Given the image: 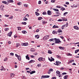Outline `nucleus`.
<instances>
[{
	"label": "nucleus",
	"mask_w": 79,
	"mask_h": 79,
	"mask_svg": "<svg viewBox=\"0 0 79 79\" xmlns=\"http://www.w3.org/2000/svg\"><path fill=\"white\" fill-rule=\"evenodd\" d=\"M22 45H23V46H27L29 45V44L28 43H21Z\"/></svg>",
	"instance_id": "4"
},
{
	"label": "nucleus",
	"mask_w": 79,
	"mask_h": 79,
	"mask_svg": "<svg viewBox=\"0 0 79 79\" xmlns=\"http://www.w3.org/2000/svg\"><path fill=\"white\" fill-rule=\"evenodd\" d=\"M52 41H54V40H55V38L52 39Z\"/></svg>",
	"instance_id": "63"
},
{
	"label": "nucleus",
	"mask_w": 79,
	"mask_h": 79,
	"mask_svg": "<svg viewBox=\"0 0 79 79\" xmlns=\"http://www.w3.org/2000/svg\"><path fill=\"white\" fill-rule=\"evenodd\" d=\"M63 21V19H59L58 20V21Z\"/></svg>",
	"instance_id": "49"
},
{
	"label": "nucleus",
	"mask_w": 79,
	"mask_h": 79,
	"mask_svg": "<svg viewBox=\"0 0 79 79\" xmlns=\"http://www.w3.org/2000/svg\"><path fill=\"white\" fill-rule=\"evenodd\" d=\"M26 58L27 59V60H29V56L28 55H27L26 56Z\"/></svg>",
	"instance_id": "21"
},
{
	"label": "nucleus",
	"mask_w": 79,
	"mask_h": 79,
	"mask_svg": "<svg viewBox=\"0 0 79 79\" xmlns=\"http://www.w3.org/2000/svg\"><path fill=\"white\" fill-rule=\"evenodd\" d=\"M78 52H79V49H77L75 51V53H77Z\"/></svg>",
	"instance_id": "31"
},
{
	"label": "nucleus",
	"mask_w": 79,
	"mask_h": 79,
	"mask_svg": "<svg viewBox=\"0 0 79 79\" xmlns=\"http://www.w3.org/2000/svg\"><path fill=\"white\" fill-rule=\"evenodd\" d=\"M22 24H23V25H26L27 24V23L26 22H22Z\"/></svg>",
	"instance_id": "34"
},
{
	"label": "nucleus",
	"mask_w": 79,
	"mask_h": 79,
	"mask_svg": "<svg viewBox=\"0 0 79 79\" xmlns=\"http://www.w3.org/2000/svg\"><path fill=\"white\" fill-rule=\"evenodd\" d=\"M5 16H6V17H9V16H10V15H5Z\"/></svg>",
	"instance_id": "48"
},
{
	"label": "nucleus",
	"mask_w": 79,
	"mask_h": 79,
	"mask_svg": "<svg viewBox=\"0 0 79 79\" xmlns=\"http://www.w3.org/2000/svg\"><path fill=\"white\" fill-rule=\"evenodd\" d=\"M56 76H59V77H60L61 76V75L60 74V72L59 71H57L56 72Z\"/></svg>",
	"instance_id": "2"
},
{
	"label": "nucleus",
	"mask_w": 79,
	"mask_h": 79,
	"mask_svg": "<svg viewBox=\"0 0 79 79\" xmlns=\"http://www.w3.org/2000/svg\"><path fill=\"white\" fill-rule=\"evenodd\" d=\"M59 48H60V50H64V47H61L60 46L59 47Z\"/></svg>",
	"instance_id": "14"
},
{
	"label": "nucleus",
	"mask_w": 79,
	"mask_h": 79,
	"mask_svg": "<svg viewBox=\"0 0 79 79\" xmlns=\"http://www.w3.org/2000/svg\"><path fill=\"white\" fill-rule=\"evenodd\" d=\"M18 60L19 61H21V56H18Z\"/></svg>",
	"instance_id": "24"
},
{
	"label": "nucleus",
	"mask_w": 79,
	"mask_h": 79,
	"mask_svg": "<svg viewBox=\"0 0 79 79\" xmlns=\"http://www.w3.org/2000/svg\"><path fill=\"white\" fill-rule=\"evenodd\" d=\"M65 4H66V5H69V2H65Z\"/></svg>",
	"instance_id": "52"
},
{
	"label": "nucleus",
	"mask_w": 79,
	"mask_h": 79,
	"mask_svg": "<svg viewBox=\"0 0 79 79\" xmlns=\"http://www.w3.org/2000/svg\"><path fill=\"white\" fill-rule=\"evenodd\" d=\"M35 73V71H32L31 72H30V74H34V73Z\"/></svg>",
	"instance_id": "19"
},
{
	"label": "nucleus",
	"mask_w": 79,
	"mask_h": 79,
	"mask_svg": "<svg viewBox=\"0 0 79 79\" xmlns=\"http://www.w3.org/2000/svg\"><path fill=\"white\" fill-rule=\"evenodd\" d=\"M19 43L17 44L16 47H19Z\"/></svg>",
	"instance_id": "45"
},
{
	"label": "nucleus",
	"mask_w": 79,
	"mask_h": 79,
	"mask_svg": "<svg viewBox=\"0 0 79 79\" xmlns=\"http://www.w3.org/2000/svg\"><path fill=\"white\" fill-rule=\"evenodd\" d=\"M61 64V62H59V61H56V65H57V66H58L60 65V64Z\"/></svg>",
	"instance_id": "8"
},
{
	"label": "nucleus",
	"mask_w": 79,
	"mask_h": 79,
	"mask_svg": "<svg viewBox=\"0 0 79 79\" xmlns=\"http://www.w3.org/2000/svg\"><path fill=\"white\" fill-rule=\"evenodd\" d=\"M68 23H67L66 24L62 26L61 27L62 29H64V28H63V27H65V26H66V27H67L68 26Z\"/></svg>",
	"instance_id": "7"
},
{
	"label": "nucleus",
	"mask_w": 79,
	"mask_h": 79,
	"mask_svg": "<svg viewBox=\"0 0 79 79\" xmlns=\"http://www.w3.org/2000/svg\"><path fill=\"white\" fill-rule=\"evenodd\" d=\"M48 15H51V14H52V13H51V11L48 10Z\"/></svg>",
	"instance_id": "18"
},
{
	"label": "nucleus",
	"mask_w": 79,
	"mask_h": 79,
	"mask_svg": "<svg viewBox=\"0 0 79 79\" xmlns=\"http://www.w3.org/2000/svg\"><path fill=\"white\" fill-rule=\"evenodd\" d=\"M8 3L9 2V3H13L14 2L13 0H8Z\"/></svg>",
	"instance_id": "16"
},
{
	"label": "nucleus",
	"mask_w": 79,
	"mask_h": 79,
	"mask_svg": "<svg viewBox=\"0 0 79 79\" xmlns=\"http://www.w3.org/2000/svg\"><path fill=\"white\" fill-rule=\"evenodd\" d=\"M2 3H4V4H6V5H8V2H6L4 1H2Z\"/></svg>",
	"instance_id": "11"
},
{
	"label": "nucleus",
	"mask_w": 79,
	"mask_h": 79,
	"mask_svg": "<svg viewBox=\"0 0 79 79\" xmlns=\"http://www.w3.org/2000/svg\"><path fill=\"white\" fill-rule=\"evenodd\" d=\"M18 30H19V31H20L21 30V27H18Z\"/></svg>",
	"instance_id": "42"
},
{
	"label": "nucleus",
	"mask_w": 79,
	"mask_h": 79,
	"mask_svg": "<svg viewBox=\"0 0 79 79\" xmlns=\"http://www.w3.org/2000/svg\"><path fill=\"white\" fill-rule=\"evenodd\" d=\"M22 3H21V2H18V5H21Z\"/></svg>",
	"instance_id": "37"
},
{
	"label": "nucleus",
	"mask_w": 79,
	"mask_h": 79,
	"mask_svg": "<svg viewBox=\"0 0 79 79\" xmlns=\"http://www.w3.org/2000/svg\"><path fill=\"white\" fill-rule=\"evenodd\" d=\"M10 55H11L12 56H13L14 55V53H11L10 54Z\"/></svg>",
	"instance_id": "46"
},
{
	"label": "nucleus",
	"mask_w": 79,
	"mask_h": 79,
	"mask_svg": "<svg viewBox=\"0 0 79 79\" xmlns=\"http://www.w3.org/2000/svg\"><path fill=\"white\" fill-rule=\"evenodd\" d=\"M64 79H67L68 78V75H66L64 77Z\"/></svg>",
	"instance_id": "32"
},
{
	"label": "nucleus",
	"mask_w": 79,
	"mask_h": 79,
	"mask_svg": "<svg viewBox=\"0 0 79 79\" xmlns=\"http://www.w3.org/2000/svg\"><path fill=\"white\" fill-rule=\"evenodd\" d=\"M48 39V35L45 36L43 38L44 40H47Z\"/></svg>",
	"instance_id": "5"
},
{
	"label": "nucleus",
	"mask_w": 79,
	"mask_h": 79,
	"mask_svg": "<svg viewBox=\"0 0 79 79\" xmlns=\"http://www.w3.org/2000/svg\"><path fill=\"white\" fill-rule=\"evenodd\" d=\"M53 28H59V27L58 26H56L55 25H54L53 27Z\"/></svg>",
	"instance_id": "20"
},
{
	"label": "nucleus",
	"mask_w": 79,
	"mask_h": 79,
	"mask_svg": "<svg viewBox=\"0 0 79 79\" xmlns=\"http://www.w3.org/2000/svg\"><path fill=\"white\" fill-rule=\"evenodd\" d=\"M49 70V71L50 72H53V69H50Z\"/></svg>",
	"instance_id": "30"
},
{
	"label": "nucleus",
	"mask_w": 79,
	"mask_h": 79,
	"mask_svg": "<svg viewBox=\"0 0 79 79\" xmlns=\"http://www.w3.org/2000/svg\"><path fill=\"white\" fill-rule=\"evenodd\" d=\"M43 58L42 57H40L39 58H38V60L39 61H45V59H44V60H43Z\"/></svg>",
	"instance_id": "6"
},
{
	"label": "nucleus",
	"mask_w": 79,
	"mask_h": 79,
	"mask_svg": "<svg viewBox=\"0 0 79 79\" xmlns=\"http://www.w3.org/2000/svg\"><path fill=\"white\" fill-rule=\"evenodd\" d=\"M68 12H66L64 13L63 15L65 16V15H66V14H68Z\"/></svg>",
	"instance_id": "40"
},
{
	"label": "nucleus",
	"mask_w": 79,
	"mask_h": 79,
	"mask_svg": "<svg viewBox=\"0 0 79 79\" xmlns=\"http://www.w3.org/2000/svg\"><path fill=\"white\" fill-rule=\"evenodd\" d=\"M12 35V32L10 31V32H9L8 34V36L9 37H11V35Z\"/></svg>",
	"instance_id": "9"
},
{
	"label": "nucleus",
	"mask_w": 79,
	"mask_h": 79,
	"mask_svg": "<svg viewBox=\"0 0 79 79\" xmlns=\"http://www.w3.org/2000/svg\"><path fill=\"white\" fill-rule=\"evenodd\" d=\"M35 50L34 48H31L30 49V51L31 52H35Z\"/></svg>",
	"instance_id": "10"
},
{
	"label": "nucleus",
	"mask_w": 79,
	"mask_h": 79,
	"mask_svg": "<svg viewBox=\"0 0 79 79\" xmlns=\"http://www.w3.org/2000/svg\"><path fill=\"white\" fill-rule=\"evenodd\" d=\"M62 75H64V74H66V73H62Z\"/></svg>",
	"instance_id": "55"
},
{
	"label": "nucleus",
	"mask_w": 79,
	"mask_h": 79,
	"mask_svg": "<svg viewBox=\"0 0 79 79\" xmlns=\"http://www.w3.org/2000/svg\"><path fill=\"white\" fill-rule=\"evenodd\" d=\"M73 27L74 29H76L77 30H78V29H79V27L77 26H74Z\"/></svg>",
	"instance_id": "12"
},
{
	"label": "nucleus",
	"mask_w": 79,
	"mask_h": 79,
	"mask_svg": "<svg viewBox=\"0 0 79 79\" xmlns=\"http://www.w3.org/2000/svg\"><path fill=\"white\" fill-rule=\"evenodd\" d=\"M48 59L51 62L53 61H54V60H55V59H53V60H52V59L49 57L48 58Z\"/></svg>",
	"instance_id": "22"
},
{
	"label": "nucleus",
	"mask_w": 79,
	"mask_h": 79,
	"mask_svg": "<svg viewBox=\"0 0 79 79\" xmlns=\"http://www.w3.org/2000/svg\"><path fill=\"white\" fill-rule=\"evenodd\" d=\"M31 57L32 58H34V57H35V56H31Z\"/></svg>",
	"instance_id": "54"
},
{
	"label": "nucleus",
	"mask_w": 79,
	"mask_h": 79,
	"mask_svg": "<svg viewBox=\"0 0 79 79\" xmlns=\"http://www.w3.org/2000/svg\"><path fill=\"white\" fill-rule=\"evenodd\" d=\"M22 33H23V34H26V33H27V32H26V31L23 30L22 31Z\"/></svg>",
	"instance_id": "26"
},
{
	"label": "nucleus",
	"mask_w": 79,
	"mask_h": 79,
	"mask_svg": "<svg viewBox=\"0 0 79 79\" xmlns=\"http://www.w3.org/2000/svg\"><path fill=\"white\" fill-rule=\"evenodd\" d=\"M35 14L36 16H39V15H40V14H39V13H38V12H35Z\"/></svg>",
	"instance_id": "25"
},
{
	"label": "nucleus",
	"mask_w": 79,
	"mask_h": 79,
	"mask_svg": "<svg viewBox=\"0 0 79 79\" xmlns=\"http://www.w3.org/2000/svg\"><path fill=\"white\" fill-rule=\"evenodd\" d=\"M48 74H50V73H51V72L49 70L48 72Z\"/></svg>",
	"instance_id": "62"
},
{
	"label": "nucleus",
	"mask_w": 79,
	"mask_h": 79,
	"mask_svg": "<svg viewBox=\"0 0 79 79\" xmlns=\"http://www.w3.org/2000/svg\"><path fill=\"white\" fill-rule=\"evenodd\" d=\"M53 9V10H54V11H59V10H58V9Z\"/></svg>",
	"instance_id": "27"
},
{
	"label": "nucleus",
	"mask_w": 79,
	"mask_h": 79,
	"mask_svg": "<svg viewBox=\"0 0 79 79\" xmlns=\"http://www.w3.org/2000/svg\"><path fill=\"white\" fill-rule=\"evenodd\" d=\"M32 62L33 63H34V62H35V60H31L29 62V63H32Z\"/></svg>",
	"instance_id": "17"
},
{
	"label": "nucleus",
	"mask_w": 79,
	"mask_h": 79,
	"mask_svg": "<svg viewBox=\"0 0 79 79\" xmlns=\"http://www.w3.org/2000/svg\"><path fill=\"white\" fill-rule=\"evenodd\" d=\"M11 77H13L15 76V74L14 73H10Z\"/></svg>",
	"instance_id": "29"
},
{
	"label": "nucleus",
	"mask_w": 79,
	"mask_h": 79,
	"mask_svg": "<svg viewBox=\"0 0 79 79\" xmlns=\"http://www.w3.org/2000/svg\"><path fill=\"white\" fill-rule=\"evenodd\" d=\"M3 8H4V6L2 5L0 7L1 10H3Z\"/></svg>",
	"instance_id": "13"
},
{
	"label": "nucleus",
	"mask_w": 79,
	"mask_h": 79,
	"mask_svg": "<svg viewBox=\"0 0 79 79\" xmlns=\"http://www.w3.org/2000/svg\"><path fill=\"white\" fill-rule=\"evenodd\" d=\"M48 53H49V54H52V51L50 50H48Z\"/></svg>",
	"instance_id": "28"
},
{
	"label": "nucleus",
	"mask_w": 79,
	"mask_h": 79,
	"mask_svg": "<svg viewBox=\"0 0 79 79\" xmlns=\"http://www.w3.org/2000/svg\"><path fill=\"white\" fill-rule=\"evenodd\" d=\"M51 2L52 3H55V0H52Z\"/></svg>",
	"instance_id": "41"
},
{
	"label": "nucleus",
	"mask_w": 79,
	"mask_h": 79,
	"mask_svg": "<svg viewBox=\"0 0 79 79\" xmlns=\"http://www.w3.org/2000/svg\"><path fill=\"white\" fill-rule=\"evenodd\" d=\"M65 8H64V7H62V8H61V10L62 11H64V10H65Z\"/></svg>",
	"instance_id": "38"
},
{
	"label": "nucleus",
	"mask_w": 79,
	"mask_h": 79,
	"mask_svg": "<svg viewBox=\"0 0 79 79\" xmlns=\"http://www.w3.org/2000/svg\"><path fill=\"white\" fill-rule=\"evenodd\" d=\"M37 66H38V67H40V64H37Z\"/></svg>",
	"instance_id": "56"
},
{
	"label": "nucleus",
	"mask_w": 79,
	"mask_h": 79,
	"mask_svg": "<svg viewBox=\"0 0 79 79\" xmlns=\"http://www.w3.org/2000/svg\"><path fill=\"white\" fill-rule=\"evenodd\" d=\"M14 37H15V38H16V37H17V35H15L14 36Z\"/></svg>",
	"instance_id": "61"
},
{
	"label": "nucleus",
	"mask_w": 79,
	"mask_h": 79,
	"mask_svg": "<svg viewBox=\"0 0 79 79\" xmlns=\"http://www.w3.org/2000/svg\"><path fill=\"white\" fill-rule=\"evenodd\" d=\"M56 33V31H52V34H55Z\"/></svg>",
	"instance_id": "47"
},
{
	"label": "nucleus",
	"mask_w": 79,
	"mask_h": 79,
	"mask_svg": "<svg viewBox=\"0 0 79 79\" xmlns=\"http://www.w3.org/2000/svg\"><path fill=\"white\" fill-rule=\"evenodd\" d=\"M60 16V15L58 14L56 15H54V16H56V17H57V16Z\"/></svg>",
	"instance_id": "51"
},
{
	"label": "nucleus",
	"mask_w": 79,
	"mask_h": 79,
	"mask_svg": "<svg viewBox=\"0 0 79 79\" xmlns=\"http://www.w3.org/2000/svg\"><path fill=\"white\" fill-rule=\"evenodd\" d=\"M60 38H61V39H64V37H63V36H60Z\"/></svg>",
	"instance_id": "60"
},
{
	"label": "nucleus",
	"mask_w": 79,
	"mask_h": 79,
	"mask_svg": "<svg viewBox=\"0 0 79 79\" xmlns=\"http://www.w3.org/2000/svg\"><path fill=\"white\" fill-rule=\"evenodd\" d=\"M11 41H9L8 42V44H11Z\"/></svg>",
	"instance_id": "59"
},
{
	"label": "nucleus",
	"mask_w": 79,
	"mask_h": 79,
	"mask_svg": "<svg viewBox=\"0 0 79 79\" xmlns=\"http://www.w3.org/2000/svg\"><path fill=\"white\" fill-rule=\"evenodd\" d=\"M39 31V30H38V29H37L36 31V32H38Z\"/></svg>",
	"instance_id": "57"
},
{
	"label": "nucleus",
	"mask_w": 79,
	"mask_h": 79,
	"mask_svg": "<svg viewBox=\"0 0 79 79\" xmlns=\"http://www.w3.org/2000/svg\"><path fill=\"white\" fill-rule=\"evenodd\" d=\"M7 59H8V58H6L4 59V61H7Z\"/></svg>",
	"instance_id": "43"
},
{
	"label": "nucleus",
	"mask_w": 79,
	"mask_h": 79,
	"mask_svg": "<svg viewBox=\"0 0 79 79\" xmlns=\"http://www.w3.org/2000/svg\"><path fill=\"white\" fill-rule=\"evenodd\" d=\"M38 4H41V1H39L38 2Z\"/></svg>",
	"instance_id": "53"
},
{
	"label": "nucleus",
	"mask_w": 79,
	"mask_h": 79,
	"mask_svg": "<svg viewBox=\"0 0 79 79\" xmlns=\"http://www.w3.org/2000/svg\"><path fill=\"white\" fill-rule=\"evenodd\" d=\"M24 6L25 7H28V5L27 4H24Z\"/></svg>",
	"instance_id": "33"
},
{
	"label": "nucleus",
	"mask_w": 79,
	"mask_h": 79,
	"mask_svg": "<svg viewBox=\"0 0 79 79\" xmlns=\"http://www.w3.org/2000/svg\"><path fill=\"white\" fill-rule=\"evenodd\" d=\"M55 43L56 44H59V43H61V41H60V40L59 39L55 38Z\"/></svg>",
	"instance_id": "1"
},
{
	"label": "nucleus",
	"mask_w": 79,
	"mask_h": 79,
	"mask_svg": "<svg viewBox=\"0 0 79 79\" xmlns=\"http://www.w3.org/2000/svg\"><path fill=\"white\" fill-rule=\"evenodd\" d=\"M43 18L42 17H40L38 19V20H41V19H42Z\"/></svg>",
	"instance_id": "36"
},
{
	"label": "nucleus",
	"mask_w": 79,
	"mask_h": 79,
	"mask_svg": "<svg viewBox=\"0 0 79 79\" xmlns=\"http://www.w3.org/2000/svg\"><path fill=\"white\" fill-rule=\"evenodd\" d=\"M26 78L25 77V76H23V77L22 78V79H26Z\"/></svg>",
	"instance_id": "64"
},
{
	"label": "nucleus",
	"mask_w": 79,
	"mask_h": 79,
	"mask_svg": "<svg viewBox=\"0 0 79 79\" xmlns=\"http://www.w3.org/2000/svg\"><path fill=\"white\" fill-rule=\"evenodd\" d=\"M52 79H56V77H53L52 78Z\"/></svg>",
	"instance_id": "58"
},
{
	"label": "nucleus",
	"mask_w": 79,
	"mask_h": 79,
	"mask_svg": "<svg viewBox=\"0 0 79 79\" xmlns=\"http://www.w3.org/2000/svg\"><path fill=\"white\" fill-rule=\"evenodd\" d=\"M26 16H25L23 18V21H27V18H26Z\"/></svg>",
	"instance_id": "15"
},
{
	"label": "nucleus",
	"mask_w": 79,
	"mask_h": 79,
	"mask_svg": "<svg viewBox=\"0 0 79 79\" xmlns=\"http://www.w3.org/2000/svg\"><path fill=\"white\" fill-rule=\"evenodd\" d=\"M50 77V76H48V75H43L41 77H42V78H48V77Z\"/></svg>",
	"instance_id": "3"
},
{
	"label": "nucleus",
	"mask_w": 79,
	"mask_h": 79,
	"mask_svg": "<svg viewBox=\"0 0 79 79\" xmlns=\"http://www.w3.org/2000/svg\"><path fill=\"white\" fill-rule=\"evenodd\" d=\"M55 13H56V14H57V15H61V14L60 13H59V12H56Z\"/></svg>",
	"instance_id": "44"
},
{
	"label": "nucleus",
	"mask_w": 79,
	"mask_h": 79,
	"mask_svg": "<svg viewBox=\"0 0 79 79\" xmlns=\"http://www.w3.org/2000/svg\"><path fill=\"white\" fill-rule=\"evenodd\" d=\"M46 14H47V13L45 12H43V15H46Z\"/></svg>",
	"instance_id": "50"
},
{
	"label": "nucleus",
	"mask_w": 79,
	"mask_h": 79,
	"mask_svg": "<svg viewBox=\"0 0 79 79\" xmlns=\"http://www.w3.org/2000/svg\"><path fill=\"white\" fill-rule=\"evenodd\" d=\"M57 57L58 58H59V59H60V58H61V56H59V55H57Z\"/></svg>",
	"instance_id": "39"
},
{
	"label": "nucleus",
	"mask_w": 79,
	"mask_h": 79,
	"mask_svg": "<svg viewBox=\"0 0 79 79\" xmlns=\"http://www.w3.org/2000/svg\"><path fill=\"white\" fill-rule=\"evenodd\" d=\"M58 33H60V32H63V31H62V30H60V29H59L58 30Z\"/></svg>",
	"instance_id": "23"
},
{
	"label": "nucleus",
	"mask_w": 79,
	"mask_h": 79,
	"mask_svg": "<svg viewBox=\"0 0 79 79\" xmlns=\"http://www.w3.org/2000/svg\"><path fill=\"white\" fill-rule=\"evenodd\" d=\"M8 30H9V28H6L5 29V31H7Z\"/></svg>",
	"instance_id": "35"
}]
</instances>
